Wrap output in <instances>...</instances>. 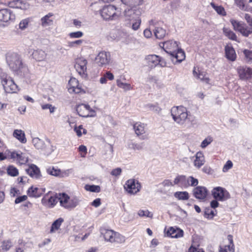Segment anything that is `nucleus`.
Returning a JSON list of instances; mask_svg holds the SVG:
<instances>
[{
	"mask_svg": "<svg viewBox=\"0 0 252 252\" xmlns=\"http://www.w3.org/2000/svg\"><path fill=\"white\" fill-rule=\"evenodd\" d=\"M69 196L65 193H59V199L61 205L66 209L67 206Z\"/></svg>",
	"mask_w": 252,
	"mask_h": 252,
	"instance_id": "nucleus-33",
	"label": "nucleus"
},
{
	"mask_svg": "<svg viewBox=\"0 0 252 252\" xmlns=\"http://www.w3.org/2000/svg\"><path fill=\"white\" fill-rule=\"evenodd\" d=\"M83 42V40L82 39H79L75 40L74 41L69 42L68 43V46L69 47H77L80 45H81Z\"/></svg>",
	"mask_w": 252,
	"mask_h": 252,
	"instance_id": "nucleus-54",
	"label": "nucleus"
},
{
	"mask_svg": "<svg viewBox=\"0 0 252 252\" xmlns=\"http://www.w3.org/2000/svg\"><path fill=\"white\" fill-rule=\"evenodd\" d=\"M126 241V238L124 236L116 232L114 237V243H124Z\"/></svg>",
	"mask_w": 252,
	"mask_h": 252,
	"instance_id": "nucleus-47",
	"label": "nucleus"
},
{
	"mask_svg": "<svg viewBox=\"0 0 252 252\" xmlns=\"http://www.w3.org/2000/svg\"><path fill=\"white\" fill-rule=\"evenodd\" d=\"M207 193L208 190L204 187L198 186L193 189V195L198 199H204L206 197Z\"/></svg>",
	"mask_w": 252,
	"mask_h": 252,
	"instance_id": "nucleus-17",
	"label": "nucleus"
},
{
	"mask_svg": "<svg viewBox=\"0 0 252 252\" xmlns=\"http://www.w3.org/2000/svg\"><path fill=\"white\" fill-rule=\"evenodd\" d=\"M126 79L121 77L120 79L117 80V85L119 87L124 89L125 91H129L132 89V87L130 84L126 83L123 82V80H125Z\"/></svg>",
	"mask_w": 252,
	"mask_h": 252,
	"instance_id": "nucleus-32",
	"label": "nucleus"
},
{
	"mask_svg": "<svg viewBox=\"0 0 252 252\" xmlns=\"http://www.w3.org/2000/svg\"><path fill=\"white\" fill-rule=\"evenodd\" d=\"M47 172L48 174L54 176H59L61 173V170L59 169H55L54 167H49L47 169Z\"/></svg>",
	"mask_w": 252,
	"mask_h": 252,
	"instance_id": "nucleus-48",
	"label": "nucleus"
},
{
	"mask_svg": "<svg viewBox=\"0 0 252 252\" xmlns=\"http://www.w3.org/2000/svg\"><path fill=\"white\" fill-rule=\"evenodd\" d=\"M80 202L79 199L77 197H69L68 200L67 206H66V209L71 210L75 208Z\"/></svg>",
	"mask_w": 252,
	"mask_h": 252,
	"instance_id": "nucleus-30",
	"label": "nucleus"
},
{
	"mask_svg": "<svg viewBox=\"0 0 252 252\" xmlns=\"http://www.w3.org/2000/svg\"><path fill=\"white\" fill-rule=\"evenodd\" d=\"M27 198L28 197L26 195H22V196H19L16 198V199L15 200V204L20 203L23 201L26 200Z\"/></svg>",
	"mask_w": 252,
	"mask_h": 252,
	"instance_id": "nucleus-62",
	"label": "nucleus"
},
{
	"mask_svg": "<svg viewBox=\"0 0 252 252\" xmlns=\"http://www.w3.org/2000/svg\"><path fill=\"white\" fill-rule=\"evenodd\" d=\"M32 143L37 149L44 151L46 153H50L52 151V150H51L50 151L47 150V147H49L50 146V141L48 140H47L46 143H45L40 139L35 137L33 138Z\"/></svg>",
	"mask_w": 252,
	"mask_h": 252,
	"instance_id": "nucleus-12",
	"label": "nucleus"
},
{
	"mask_svg": "<svg viewBox=\"0 0 252 252\" xmlns=\"http://www.w3.org/2000/svg\"><path fill=\"white\" fill-rule=\"evenodd\" d=\"M148 107H149V108L150 109V110L151 111H154L156 113H158L161 110V109L158 106H157V105H153L152 104H148Z\"/></svg>",
	"mask_w": 252,
	"mask_h": 252,
	"instance_id": "nucleus-61",
	"label": "nucleus"
},
{
	"mask_svg": "<svg viewBox=\"0 0 252 252\" xmlns=\"http://www.w3.org/2000/svg\"><path fill=\"white\" fill-rule=\"evenodd\" d=\"M101 236H102L104 240L111 243H114V237L116 232L111 229H106L105 228H101L100 229Z\"/></svg>",
	"mask_w": 252,
	"mask_h": 252,
	"instance_id": "nucleus-14",
	"label": "nucleus"
},
{
	"mask_svg": "<svg viewBox=\"0 0 252 252\" xmlns=\"http://www.w3.org/2000/svg\"><path fill=\"white\" fill-rule=\"evenodd\" d=\"M69 196L65 193H59V199L61 205L66 209L67 206Z\"/></svg>",
	"mask_w": 252,
	"mask_h": 252,
	"instance_id": "nucleus-34",
	"label": "nucleus"
},
{
	"mask_svg": "<svg viewBox=\"0 0 252 252\" xmlns=\"http://www.w3.org/2000/svg\"><path fill=\"white\" fill-rule=\"evenodd\" d=\"M6 62L11 70L18 75H24L28 71L27 66L23 63L21 57L18 54L13 53L6 57Z\"/></svg>",
	"mask_w": 252,
	"mask_h": 252,
	"instance_id": "nucleus-1",
	"label": "nucleus"
},
{
	"mask_svg": "<svg viewBox=\"0 0 252 252\" xmlns=\"http://www.w3.org/2000/svg\"><path fill=\"white\" fill-rule=\"evenodd\" d=\"M85 189L88 191L94 192H99L100 191V188L99 186L86 185Z\"/></svg>",
	"mask_w": 252,
	"mask_h": 252,
	"instance_id": "nucleus-46",
	"label": "nucleus"
},
{
	"mask_svg": "<svg viewBox=\"0 0 252 252\" xmlns=\"http://www.w3.org/2000/svg\"><path fill=\"white\" fill-rule=\"evenodd\" d=\"M110 59V53L103 51L98 53L95 58V61L99 66H104L109 64Z\"/></svg>",
	"mask_w": 252,
	"mask_h": 252,
	"instance_id": "nucleus-11",
	"label": "nucleus"
},
{
	"mask_svg": "<svg viewBox=\"0 0 252 252\" xmlns=\"http://www.w3.org/2000/svg\"><path fill=\"white\" fill-rule=\"evenodd\" d=\"M171 114L174 121L179 125H183L188 119L187 109L183 106L172 107Z\"/></svg>",
	"mask_w": 252,
	"mask_h": 252,
	"instance_id": "nucleus-3",
	"label": "nucleus"
},
{
	"mask_svg": "<svg viewBox=\"0 0 252 252\" xmlns=\"http://www.w3.org/2000/svg\"><path fill=\"white\" fill-rule=\"evenodd\" d=\"M213 140V138L211 136H208L206 138L203 140L201 144V147L202 148H205L208 146Z\"/></svg>",
	"mask_w": 252,
	"mask_h": 252,
	"instance_id": "nucleus-53",
	"label": "nucleus"
},
{
	"mask_svg": "<svg viewBox=\"0 0 252 252\" xmlns=\"http://www.w3.org/2000/svg\"><path fill=\"white\" fill-rule=\"evenodd\" d=\"M68 84L70 86L69 90L72 91L75 93H79L80 92V88L78 86V81L75 78H72L69 81Z\"/></svg>",
	"mask_w": 252,
	"mask_h": 252,
	"instance_id": "nucleus-29",
	"label": "nucleus"
},
{
	"mask_svg": "<svg viewBox=\"0 0 252 252\" xmlns=\"http://www.w3.org/2000/svg\"><path fill=\"white\" fill-rule=\"evenodd\" d=\"M215 216L214 211L210 208H206L204 211V217L208 219H212Z\"/></svg>",
	"mask_w": 252,
	"mask_h": 252,
	"instance_id": "nucleus-50",
	"label": "nucleus"
},
{
	"mask_svg": "<svg viewBox=\"0 0 252 252\" xmlns=\"http://www.w3.org/2000/svg\"><path fill=\"white\" fill-rule=\"evenodd\" d=\"M170 55L172 57V61L174 63H180L185 59V54L184 52L178 48L177 51H169Z\"/></svg>",
	"mask_w": 252,
	"mask_h": 252,
	"instance_id": "nucleus-18",
	"label": "nucleus"
},
{
	"mask_svg": "<svg viewBox=\"0 0 252 252\" xmlns=\"http://www.w3.org/2000/svg\"><path fill=\"white\" fill-rule=\"evenodd\" d=\"M117 8L112 5L104 6L100 11L102 17L106 20H114L118 17L116 13Z\"/></svg>",
	"mask_w": 252,
	"mask_h": 252,
	"instance_id": "nucleus-5",
	"label": "nucleus"
},
{
	"mask_svg": "<svg viewBox=\"0 0 252 252\" xmlns=\"http://www.w3.org/2000/svg\"><path fill=\"white\" fill-rule=\"evenodd\" d=\"M141 23V20L140 16L136 17V19H134V20L131 21L132 29L134 31L137 30L140 27Z\"/></svg>",
	"mask_w": 252,
	"mask_h": 252,
	"instance_id": "nucleus-44",
	"label": "nucleus"
},
{
	"mask_svg": "<svg viewBox=\"0 0 252 252\" xmlns=\"http://www.w3.org/2000/svg\"><path fill=\"white\" fill-rule=\"evenodd\" d=\"M58 201H59V194L57 196H51L48 200L47 205L48 207L52 208L57 204Z\"/></svg>",
	"mask_w": 252,
	"mask_h": 252,
	"instance_id": "nucleus-40",
	"label": "nucleus"
},
{
	"mask_svg": "<svg viewBox=\"0 0 252 252\" xmlns=\"http://www.w3.org/2000/svg\"><path fill=\"white\" fill-rule=\"evenodd\" d=\"M174 196L179 200H186L189 199V194L187 191H177L174 193Z\"/></svg>",
	"mask_w": 252,
	"mask_h": 252,
	"instance_id": "nucleus-38",
	"label": "nucleus"
},
{
	"mask_svg": "<svg viewBox=\"0 0 252 252\" xmlns=\"http://www.w3.org/2000/svg\"><path fill=\"white\" fill-rule=\"evenodd\" d=\"M46 56V53L42 50H34L32 54V58L38 62L44 61Z\"/></svg>",
	"mask_w": 252,
	"mask_h": 252,
	"instance_id": "nucleus-26",
	"label": "nucleus"
},
{
	"mask_svg": "<svg viewBox=\"0 0 252 252\" xmlns=\"http://www.w3.org/2000/svg\"><path fill=\"white\" fill-rule=\"evenodd\" d=\"M29 23V19H25L22 20L19 23V28L21 30H24L27 28Z\"/></svg>",
	"mask_w": 252,
	"mask_h": 252,
	"instance_id": "nucleus-56",
	"label": "nucleus"
},
{
	"mask_svg": "<svg viewBox=\"0 0 252 252\" xmlns=\"http://www.w3.org/2000/svg\"><path fill=\"white\" fill-rule=\"evenodd\" d=\"M7 174L11 176H16L18 175V169L12 165H10L7 169Z\"/></svg>",
	"mask_w": 252,
	"mask_h": 252,
	"instance_id": "nucleus-45",
	"label": "nucleus"
},
{
	"mask_svg": "<svg viewBox=\"0 0 252 252\" xmlns=\"http://www.w3.org/2000/svg\"><path fill=\"white\" fill-rule=\"evenodd\" d=\"M145 144L144 142H141L140 143L130 142L128 144V147L129 149L134 150H142Z\"/></svg>",
	"mask_w": 252,
	"mask_h": 252,
	"instance_id": "nucleus-39",
	"label": "nucleus"
},
{
	"mask_svg": "<svg viewBox=\"0 0 252 252\" xmlns=\"http://www.w3.org/2000/svg\"><path fill=\"white\" fill-rule=\"evenodd\" d=\"M124 16L126 21L129 22V24L131 25V21L136 19V17L140 16L139 12L133 9H127L125 11Z\"/></svg>",
	"mask_w": 252,
	"mask_h": 252,
	"instance_id": "nucleus-20",
	"label": "nucleus"
},
{
	"mask_svg": "<svg viewBox=\"0 0 252 252\" xmlns=\"http://www.w3.org/2000/svg\"><path fill=\"white\" fill-rule=\"evenodd\" d=\"M138 215L141 217H146L149 218H152L153 217V214L150 212L148 210H140L138 212Z\"/></svg>",
	"mask_w": 252,
	"mask_h": 252,
	"instance_id": "nucleus-52",
	"label": "nucleus"
},
{
	"mask_svg": "<svg viewBox=\"0 0 252 252\" xmlns=\"http://www.w3.org/2000/svg\"><path fill=\"white\" fill-rule=\"evenodd\" d=\"M45 189L32 186L28 189L27 194L30 197L37 198L40 197L45 192Z\"/></svg>",
	"mask_w": 252,
	"mask_h": 252,
	"instance_id": "nucleus-23",
	"label": "nucleus"
},
{
	"mask_svg": "<svg viewBox=\"0 0 252 252\" xmlns=\"http://www.w3.org/2000/svg\"><path fill=\"white\" fill-rule=\"evenodd\" d=\"M76 110L78 114L82 117H93L95 115V111L89 105L79 104L76 106Z\"/></svg>",
	"mask_w": 252,
	"mask_h": 252,
	"instance_id": "nucleus-7",
	"label": "nucleus"
},
{
	"mask_svg": "<svg viewBox=\"0 0 252 252\" xmlns=\"http://www.w3.org/2000/svg\"><path fill=\"white\" fill-rule=\"evenodd\" d=\"M195 157V159L193 161V164L194 166L199 169L205 163V158L203 154L201 152L196 153Z\"/></svg>",
	"mask_w": 252,
	"mask_h": 252,
	"instance_id": "nucleus-25",
	"label": "nucleus"
},
{
	"mask_svg": "<svg viewBox=\"0 0 252 252\" xmlns=\"http://www.w3.org/2000/svg\"><path fill=\"white\" fill-rule=\"evenodd\" d=\"M101 204L100 202V198H96L94 199L93 202L92 203V205L93 206H94L95 207H98Z\"/></svg>",
	"mask_w": 252,
	"mask_h": 252,
	"instance_id": "nucleus-64",
	"label": "nucleus"
},
{
	"mask_svg": "<svg viewBox=\"0 0 252 252\" xmlns=\"http://www.w3.org/2000/svg\"><path fill=\"white\" fill-rule=\"evenodd\" d=\"M240 79L243 81L250 80L252 79V68L246 65L239 66L237 69Z\"/></svg>",
	"mask_w": 252,
	"mask_h": 252,
	"instance_id": "nucleus-8",
	"label": "nucleus"
},
{
	"mask_svg": "<svg viewBox=\"0 0 252 252\" xmlns=\"http://www.w3.org/2000/svg\"><path fill=\"white\" fill-rule=\"evenodd\" d=\"M26 171L32 178L38 179L41 177L39 168L34 164H31Z\"/></svg>",
	"mask_w": 252,
	"mask_h": 252,
	"instance_id": "nucleus-19",
	"label": "nucleus"
},
{
	"mask_svg": "<svg viewBox=\"0 0 252 252\" xmlns=\"http://www.w3.org/2000/svg\"><path fill=\"white\" fill-rule=\"evenodd\" d=\"M63 221V219L62 218H60L54 221L51 226L50 232L53 233L57 230L60 228Z\"/></svg>",
	"mask_w": 252,
	"mask_h": 252,
	"instance_id": "nucleus-37",
	"label": "nucleus"
},
{
	"mask_svg": "<svg viewBox=\"0 0 252 252\" xmlns=\"http://www.w3.org/2000/svg\"><path fill=\"white\" fill-rule=\"evenodd\" d=\"M13 135L21 143H26L27 139L25 137V134L23 130L21 129H15L13 132Z\"/></svg>",
	"mask_w": 252,
	"mask_h": 252,
	"instance_id": "nucleus-28",
	"label": "nucleus"
},
{
	"mask_svg": "<svg viewBox=\"0 0 252 252\" xmlns=\"http://www.w3.org/2000/svg\"><path fill=\"white\" fill-rule=\"evenodd\" d=\"M124 188L128 192L136 193L140 190L141 185L134 179H129L126 181Z\"/></svg>",
	"mask_w": 252,
	"mask_h": 252,
	"instance_id": "nucleus-10",
	"label": "nucleus"
},
{
	"mask_svg": "<svg viewBox=\"0 0 252 252\" xmlns=\"http://www.w3.org/2000/svg\"><path fill=\"white\" fill-rule=\"evenodd\" d=\"M121 172H122L121 168H115V169H113L111 171V174L112 176H118L120 175L121 174Z\"/></svg>",
	"mask_w": 252,
	"mask_h": 252,
	"instance_id": "nucleus-63",
	"label": "nucleus"
},
{
	"mask_svg": "<svg viewBox=\"0 0 252 252\" xmlns=\"http://www.w3.org/2000/svg\"><path fill=\"white\" fill-rule=\"evenodd\" d=\"M223 32L225 35L227 36L229 39L233 40H236L237 36L236 34L231 30L228 29L224 28L223 29Z\"/></svg>",
	"mask_w": 252,
	"mask_h": 252,
	"instance_id": "nucleus-43",
	"label": "nucleus"
},
{
	"mask_svg": "<svg viewBox=\"0 0 252 252\" xmlns=\"http://www.w3.org/2000/svg\"><path fill=\"white\" fill-rule=\"evenodd\" d=\"M178 48V45L176 41L169 40L163 43V48L169 54H170V51L171 52L177 51Z\"/></svg>",
	"mask_w": 252,
	"mask_h": 252,
	"instance_id": "nucleus-22",
	"label": "nucleus"
},
{
	"mask_svg": "<svg viewBox=\"0 0 252 252\" xmlns=\"http://www.w3.org/2000/svg\"><path fill=\"white\" fill-rule=\"evenodd\" d=\"M15 15L9 9L5 8L0 10V21L7 22L15 19Z\"/></svg>",
	"mask_w": 252,
	"mask_h": 252,
	"instance_id": "nucleus-16",
	"label": "nucleus"
},
{
	"mask_svg": "<svg viewBox=\"0 0 252 252\" xmlns=\"http://www.w3.org/2000/svg\"><path fill=\"white\" fill-rule=\"evenodd\" d=\"M180 186L182 188H187L189 187V180L185 175H180Z\"/></svg>",
	"mask_w": 252,
	"mask_h": 252,
	"instance_id": "nucleus-42",
	"label": "nucleus"
},
{
	"mask_svg": "<svg viewBox=\"0 0 252 252\" xmlns=\"http://www.w3.org/2000/svg\"><path fill=\"white\" fill-rule=\"evenodd\" d=\"M83 35V33L82 32L78 31L76 32H72L69 34L70 38H80Z\"/></svg>",
	"mask_w": 252,
	"mask_h": 252,
	"instance_id": "nucleus-57",
	"label": "nucleus"
},
{
	"mask_svg": "<svg viewBox=\"0 0 252 252\" xmlns=\"http://www.w3.org/2000/svg\"><path fill=\"white\" fill-rule=\"evenodd\" d=\"M244 54L248 62L252 61V51L245 50L244 51Z\"/></svg>",
	"mask_w": 252,
	"mask_h": 252,
	"instance_id": "nucleus-60",
	"label": "nucleus"
},
{
	"mask_svg": "<svg viewBox=\"0 0 252 252\" xmlns=\"http://www.w3.org/2000/svg\"><path fill=\"white\" fill-rule=\"evenodd\" d=\"M20 156L18 158V161L21 164L26 163L28 161V157L25 154L20 152Z\"/></svg>",
	"mask_w": 252,
	"mask_h": 252,
	"instance_id": "nucleus-51",
	"label": "nucleus"
},
{
	"mask_svg": "<svg viewBox=\"0 0 252 252\" xmlns=\"http://www.w3.org/2000/svg\"><path fill=\"white\" fill-rule=\"evenodd\" d=\"M1 82L6 93H15L18 90V86L14 81L6 75L1 76Z\"/></svg>",
	"mask_w": 252,
	"mask_h": 252,
	"instance_id": "nucleus-4",
	"label": "nucleus"
},
{
	"mask_svg": "<svg viewBox=\"0 0 252 252\" xmlns=\"http://www.w3.org/2000/svg\"><path fill=\"white\" fill-rule=\"evenodd\" d=\"M8 6L13 8L26 10L29 8V4L25 0H13L8 2Z\"/></svg>",
	"mask_w": 252,
	"mask_h": 252,
	"instance_id": "nucleus-15",
	"label": "nucleus"
},
{
	"mask_svg": "<svg viewBox=\"0 0 252 252\" xmlns=\"http://www.w3.org/2000/svg\"><path fill=\"white\" fill-rule=\"evenodd\" d=\"M133 128L135 132L140 139L145 140L148 139V136L146 133V125L140 123H136L133 125Z\"/></svg>",
	"mask_w": 252,
	"mask_h": 252,
	"instance_id": "nucleus-13",
	"label": "nucleus"
},
{
	"mask_svg": "<svg viewBox=\"0 0 252 252\" xmlns=\"http://www.w3.org/2000/svg\"><path fill=\"white\" fill-rule=\"evenodd\" d=\"M154 34L157 38L162 39L166 35V31L161 27H156L154 30Z\"/></svg>",
	"mask_w": 252,
	"mask_h": 252,
	"instance_id": "nucleus-35",
	"label": "nucleus"
},
{
	"mask_svg": "<svg viewBox=\"0 0 252 252\" xmlns=\"http://www.w3.org/2000/svg\"><path fill=\"white\" fill-rule=\"evenodd\" d=\"M41 108L43 110L49 109L50 110V112L51 113H53L55 109V107L54 106H52V105L50 104H43L41 105Z\"/></svg>",
	"mask_w": 252,
	"mask_h": 252,
	"instance_id": "nucleus-59",
	"label": "nucleus"
},
{
	"mask_svg": "<svg viewBox=\"0 0 252 252\" xmlns=\"http://www.w3.org/2000/svg\"><path fill=\"white\" fill-rule=\"evenodd\" d=\"M13 246L12 243L10 240H6L3 241L1 245V248L3 250L7 251Z\"/></svg>",
	"mask_w": 252,
	"mask_h": 252,
	"instance_id": "nucleus-49",
	"label": "nucleus"
},
{
	"mask_svg": "<svg viewBox=\"0 0 252 252\" xmlns=\"http://www.w3.org/2000/svg\"><path fill=\"white\" fill-rule=\"evenodd\" d=\"M87 61L83 58L77 59L75 68L78 73L84 78L87 77Z\"/></svg>",
	"mask_w": 252,
	"mask_h": 252,
	"instance_id": "nucleus-9",
	"label": "nucleus"
},
{
	"mask_svg": "<svg viewBox=\"0 0 252 252\" xmlns=\"http://www.w3.org/2000/svg\"><path fill=\"white\" fill-rule=\"evenodd\" d=\"M244 18L250 28L244 23L235 20L231 19L230 22L235 31L239 32L245 37H248L252 34V18L249 14H245Z\"/></svg>",
	"mask_w": 252,
	"mask_h": 252,
	"instance_id": "nucleus-2",
	"label": "nucleus"
},
{
	"mask_svg": "<svg viewBox=\"0 0 252 252\" xmlns=\"http://www.w3.org/2000/svg\"><path fill=\"white\" fill-rule=\"evenodd\" d=\"M225 56L226 58L231 61H234L236 58L235 51L233 47L226 46L225 47Z\"/></svg>",
	"mask_w": 252,
	"mask_h": 252,
	"instance_id": "nucleus-27",
	"label": "nucleus"
},
{
	"mask_svg": "<svg viewBox=\"0 0 252 252\" xmlns=\"http://www.w3.org/2000/svg\"><path fill=\"white\" fill-rule=\"evenodd\" d=\"M159 57L156 55H150L146 57L147 63L150 67L153 68L158 65L160 63Z\"/></svg>",
	"mask_w": 252,
	"mask_h": 252,
	"instance_id": "nucleus-24",
	"label": "nucleus"
},
{
	"mask_svg": "<svg viewBox=\"0 0 252 252\" xmlns=\"http://www.w3.org/2000/svg\"><path fill=\"white\" fill-rule=\"evenodd\" d=\"M167 236L172 238H178L183 236L184 231L176 227H170L166 232Z\"/></svg>",
	"mask_w": 252,
	"mask_h": 252,
	"instance_id": "nucleus-21",
	"label": "nucleus"
},
{
	"mask_svg": "<svg viewBox=\"0 0 252 252\" xmlns=\"http://www.w3.org/2000/svg\"><path fill=\"white\" fill-rule=\"evenodd\" d=\"M193 74L194 76L199 79L200 80L204 81L206 83H209V79L206 76V74L204 72L199 71V73H198L194 69L193 71Z\"/></svg>",
	"mask_w": 252,
	"mask_h": 252,
	"instance_id": "nucleus-36",
	"label": "nucleus"
},
{
	"mask_svg": "<svg viewBox=\"0 0 252 252\" xmlns=\"http://www.w3.org/2000/svg\"><path fill=\"white\" fill-rule=\"evenodd\" d=\"M188 180H189V186L195 187L198 184V180L192 176L189 177Z\"/></svg>",
	"mask_w": 252,
	"mask_h": 252,
	"instance_id": "nucleus-55",
	"label": "nucleus"
},
{
	"mask_svg": "<svg viewBox=\"0 0 252 252\" xmlns=\"http://www.w3.org/2000/svg\"><path fill=\"white\" fill-rule=\"evenodd\" d=\"M233 163L230 160H228L223 167L222 171L223 172H227L229 169L231 168Z\"/></svg>",
	"mask_w": 252,
	"mask_h": 252,
	"instance_id": "nucleus-58",
	"label": "nucleus"
},
{
	"mask_svg": "<svg viewBox=\"0 0 252 252\" xmlns=\"http://www.w3.org/2000/svg\"><path fill=\"white\" fill-rule=\"evenodd\" d=\"M211 5L218 13V14L224 16L226 15V13L224 8L220 5H216L214 3L211 2Z\"/></svg>",
	"mask_w": 252,
	"mask_h": 252,
	"instance_id": "nucleus-41",
	"label": "nucleus"
},
{
	"mask_svg": "<svg viewBox=\"0 0 252 252\" xmlns=\"http://www.w3.org/2000/svg\"><path fill=\"white\" fill-rule=\"evenodd\" d=\"M53 14L49 13L41 19V24L43 27H46L51 25L53 24L52 17Z\"/></svg>",
	"mask_w": 252,
	"mask_h": 252,
	"instance_id": "nucleus-31",
	"label": "nucleus"
},
{
	"mask_svg": "<svg viewBox=\"0 0 252 252\" xmlns=\"http://www.w3.org/2000/svg\"><path fill=\"white\" fill-rule=\"evenodd\" d=\"M213 197L218 201H224L230 198L229 193L224 188L220 187L214 188L212 190Z\"/></svg>",
	"mask_w": 252,
	"mask_h": 252,
	"instance_id": "nucleus-6",
	"label": "nucleus"
}]
</instances>
